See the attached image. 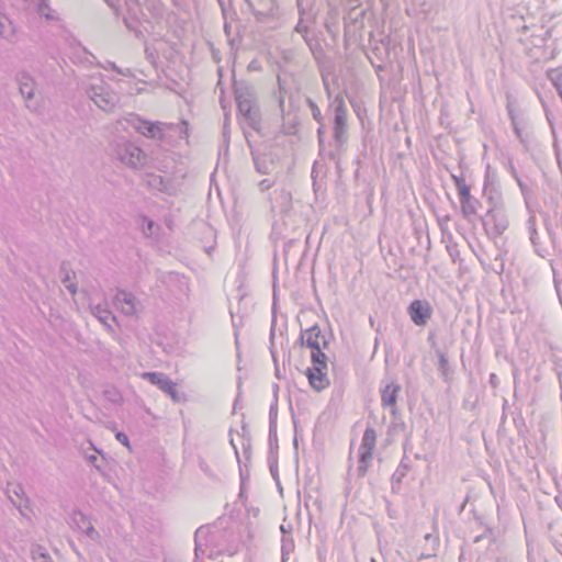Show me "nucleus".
Segmentation results:
<instances>
[{"mask_svg":"<svg viewBox=\"0 0 562 562\" xmlns=\"http://www.w3.org/2000/svg\"><path fill=\"white\" fill-rule=\"evenodd\" d=\"M234 94L241 122L259 132L261 113L255 87L247 81H234Z\"/></svg>","mask_w":562,"mask_h":562,"instance_id":"1","label":"nucleus"},{"mask_svg":"<svg viewBox=\"0 0 562 562\" xmlns=\"http://www.w3.org/2000/svg\"><path fill=\"white\" fill-rule=\"evenodd\" d=\"M236 553V548H221L217 543L216 532L207 527L201 526L194 532V562H201V557L206 555L215 559L217 555L227 554L229 557Z\"/></svg>","mask_w":562,"mask_h":562,"instance_id":"2","label":"nucleus"},{"mask_svg":"<svg viewBox=\"0 0 562 562\" xmlns=\"http://www.w3.org/2000/svg\"><path fill=\"white\" fill-rule=\"evenodd\" d=\"M113 150L116 159L133 170H140L147 164L146 153L130 140L115 142Z\"/></svg>","mask_w":562,"mask_h":562,"instance_id":"3","label":"nucleus"},{"mask_svg":"<svg viewBox=\"0 0 562 562\" xmlns=\"http://www.w3.org/2000/svg\"><path fill=\"white\" fill-rule=\"evenodd\" d=\"M334 109L333 139L338 150L344 148L348 139L347 108L341 94H337L331 101Z\"/></svg>","mask_w":562,"mask_h":562,"instance_id":"4","label":"nucleus"},{"mask_svg":"<svg viewBox=\"0 0 562 562\" xmlns=\"http://www.w3.org/2000/svg\"><path fill=\"white\" fill-rule=\"evenodd\" d=\"M88 97L104 112H113L120 102V97L103 80L88 86Z\"/></svg>","mask_w":562,"mask_h":562,"instance_id":"5","label":"nucleus"},{"mask_svg":"<svg viewBox=\"0 0 562 562\" xmlns=\"http://www.w3.org/2000/svg\"><path fill=\"white\" fill-rule=\"evenodd\" d=\"M482 224L487 235L496 238L501 236L508 227V218L502 205H494L490 207Z\"/></svg>","mask_w":562,"mask_h":562,"instance_id":"6","label":"nucleus"},{"mask_svg":"<svg viewBox=\"0 0 562 562\" xmlns=\"http://www.w3.org/2000/svg\"><path fill=\"white\" fill-rule=\"evenodd\" d=\"M376 442V432L373 428L368 427L362 436L361 445L359 447V460L357 467V475L363 477L372 460L373 450Z\"/></svg>","mask_w":562,"mask_h":562,"instance_id":"7","label":"nucleus"},{"mask_svg":"<svg viewBox=\"0 0 562 562\" xmlns=\"http://www.w3.org/2000/svg\"><path fill=\"white\" fill-rule=\"evenodd\" d=\"M144 376L154 385L158 386L166 393L175 403H180L183 395L179 392L177 384L165 373L161 372H147Z\"/></svg>","mask_w":562,"mask_h":562,"instance_id":"8","label":"nucleus"},{"mask_svg":"<svg viewBox=\"0 0 562 562\" xmlns=\"http://www.w3.org/2000/svg\"><path fill=\"white\" fill-rule=\"evenodd\" d=\"M432 306L427 300H414L407 307L411 321L419 327L427 325L432 316Z\"/></svg>","mask_w":562,"mask_h":562,"instance_id":"9","label":"nucleus"},{"mask_svg":"<svg viewBox=\"0 0 562 562\" xmlns=\"http://www.w3.org/2000/svg\"><path fill=\"white\" fill-rule=\"evenodd\" d=\"M16 82L19 85V91L25 99V105L31 111L38 109L37 101L34 100V87L35 82L33 77L26 71H20L16 75Z\"/></svg>","mask_w":562,"mask_h":562,"instance_id":"10","label":"nucleus"},{"mask_svg":"<svg viewBox=\"0 0 562 562\" xmlns=\"http://www.w3.org/2000/svg\"><path fill=\"white\" fill-rule=\"evenodd\" d=\"M299 341L302 346H306L311 350L328 347V339L322 333L318 325H313L310 328L302 330Z\"/></svg>","mask_w":562,"mask_h":562,"instance_id":"11","label":"nucleus"},{"mask_svg":"<svg viewBox=\"0 0 562 562\" xmlns=\"http://www.w3.org/2000/svg\"><path fill=\"white\" fill-rule=\"evenodd\" d=\"M285 94H286L285 90L280 85L279 91L277 93V99H278L279 108H280V111L282 114V120H283L281 130H282L283 134H285V135H295L297 133L299 121L295 115H293V116L291 115L290 110H288V111L285 110V106H284Z\"/></svg>","mask_w":562,"mask_h":562,"instance_id":"12","label":"nucleus"},{"mask_svg":"<svg viewBox=\"0 0 562 562\" xmlns=\"http://www.w3.org/2000/svg\"><path fill=\"white\" fill-rule=\"evenodd\" d=\"M460 212L464 220L472 222L473 217L477 214V205L480 201L471 194L470 187H462L459 192Z\"/></svg>","mask_w":562,"mask_h":562,"instance_id":"13","label":"nucleus"},{"mask_svg":"<svg viewBox=\"0 0 562 562\" xmlns=\"http://www.w3.org/2000/svg\"><path fill=\"white\" fill-rule=\"evenodd\" d=\"M166 128H175L179 132V134H184L187 135V128H188V123L186 121L181 122V124H178V125H168V124H165V123H160V122H150V124L147 126V131L145 132V137L147 138H154V139H160V140H164L165 139V130Z\"/></svg>","mask_w":562,"mask_h":562,"instance_id":"14","label":"nucleus"},{"mask_svg":"<svg viewBox=\"0 0 562 562\" xmlns=\"http://www.w3.org/2000/svg\"><path fill=\"white\" fill-rule=\"evenodd\" d=\"M402 386L398 383L391 382L381 390V404L384 408L389 407L392 415L397 412L396 402Z\"/></svg>","mask_w":562,"mask_h":562,"instance_id":"15","label":"nucleus"},{"mask_svg":"<svg viewBox=\"0 0 562 562\" xmlns=\"http://www.w3.org/2000/svg\"><path fill=\"white\" fill-rule=\"evenodd\" d=\"M327 369H315V368H307L306 369V376L308 379V382L311 386L316 392H322L323 390L327 389L329 386V379L326 373Z\"/></svg>","mask_w":562,"mask_h":562,"instance_id":"16","label":"nucleus"},{"mask_svg":"<svg viewBox=\"0 0 562 562\" xmlns=\"http://www.w3.org/2000/svg\"><path fill=\"white\" fill-rule=\"evenodd\" d=\"M127 5V14L124 15L123 22L125 26L130 30L135 32V35L137 37H140L143 33L138 30V19H137V9H138V2L137 0H126Z\"/></svg>","mask_w":562,"mask_h":562,"instance_id":"17","label":"nucleus"},{"mask_svg":"<svg viewBox=\"0 0 562 562\" xmlns=\"http://www.w3.org/2000/svg\"><path fill=\"white\" fill-rule=\"evenodd\" d=\"M117 303H123L122 311L126 315H134L137 312V299L127 291L120 290L115 295Z\"/></svg>","mask_w":562,"mask_h":562,"instance_id":"18","label":"nucleus"},{"mask_svg":"<svg viewBox=\"0 0 562 562\" xmlns=\"http://www.w3.org/2000/svg\"><path fill=\"white\" fill-rule=\"evenodd\" d=\"M34 10L41 18H44L49 23L60 22L58 13L50 7L48 0H36Z\"/></svg>","mask_w":562,"mask_h":562,"instance_id":"19","label":"nucleus"},{"mask_svg":"<svg viewBox=\"0 0 562 562\" xmlns=\"http://www.w3.org/2000/svg\"><path fill=\"white\" fill-rule=\"evenodd\" d=\"M15 25L7 14H0V36L13 43L15 41Z\"/></svg>","mask_w":562,"mask_h":562,"instance_id":"20","label":"nucleus"},{"mask_svg":"<svg viewBox=\"0 0 562 562\" xmlns=\"http://www.w3.org/2000/svg\"><path fill=\"white\" fill-rule=\"evenodd\" d=\"M59 272H60V276H61V282L65 284L67 290L71 294H76V292H77V284L71 281V274L75 276V271H72L69 268V263L66 262V261H63L60 263Z\"/></svg>","mask_w":562,"mask_h":562,"instance_id":"21","label":"nucleus"},{"mask_svg":"<svg viewBox=\"0 0 562 562\" xmlns=\"http://www.w3.org/2000/svg\"><path fill=\"white\" fill-rule=\"evenodd\" d=\"M7 494H8V497L10 498L11 503L14 505V507L20 512L21 515L24 516V513H23V509H22V504L21 503H16L12 495L16 496L18 498L20 499H24V502L26 504H29V498L25 496V492H24V488L22 485L20 484H16L14 485L12 488L8 487L7 490Z\"/></svg>","mask_w":562,"mask_h":562,"instance_id":"22","label":"nucleus"},{"mask_svg":"<svg viewBox=\"0 0 562 562\" xmlns=\"http://www.w3.org/2000/svg\"><path fill=\"white\" fill-rule=\"evenodd\" d=\"M255 168L257 172L261 175H270L274 168V165L271 160L258 156L254 150H251Z\"/></svg>","mask_w":562,"mask_h":562,"instance_id":"23","label":"nucleus"},{"mask_svg":"<svg viewBox=\"0 0 562 562\" xmlns=\"http://www.w3.org/2000/svg\"><path fill=\"white\" fill-rule=\"evenodd\" d=\"M436 355L438 357V371H439L441 378L445 381H448L451 376V370H450L448 358H447L446 353L440 349H436Z\"/></svg>","mask_w":562,"mask_h":562,"instance_id":"24","label":"nucleus"},{"mask_svg":"<svg viewBox=\"0 0 562 562\" xmlns=\"http://www.w3.org/2000/svg\"><path fill=\"white\" fill-rule=\"evenodd\" d=\"M31 559L33 562H54L47 550L41 544H32Z\"/></svg>","mask_w":562,"mask_h":562,"instance_id":"25","label":"nucleus"},{"mask_svg":"<svg viewBox=\"0 0 562 562\" xmlns=\"http://www.w3.org/2000/svg\"><path fill=\"white\" fill-rule=\"evenodd\" d=\"M324 348L312 349L311 360L313 363L312 368L327 369V356L323 352Z\"/></svg>","mask_w":562,"mask_h":562,"instance_id":"26","label":"nucleus"},{"mask_svg":"<svg viewBox=\"0 0 562 562\" xmlns=\"http://www.w3.org/2000/svg\"><path fill=\"white\" fill-rule=\"evenodd\" d=\"M127 122L134 130H136L143 136L147 131V126L150 124V121L144 120L138 115H133L131 119L127 120Z\"/></svg>","mask_w":562,"mask_h":562,"instance_id":"27","label":"nucleus"},{"mask_svg":"<svg viewBox=\"0 0 562 562\" xmlns=\"http://www.w3.org/2000/svg\"><path fill=\"white\" fill-rule=\"evenodd\" d=\"M297 7H299V12L301 13V19L297 22V24L295 25L294 31L296 33L301 34L303 36L304 41L306 42L307 40H311V37L308 36L310 27L303 23L302 15L304 14V9L301 8L300 0H297Z\"/></svg>","mask_w":562,"mask_h":562,"instance_id":"28","label":"nucleus"},{"mask_svg":"<svg viewBox=\"0 0 562 562\" xmlns=\"http://www.w3.org/2000/svg\"><path fill=\"white\" fill-rule=\"evenodd\" d=\"M306 45L308 46L314 59L319 63L322 57L324 56V49L323 47L321 46L319 43H317L316 41H314L313 38L311 40H307L306 42Z\"/></svg>","mask_w":562,"mask_h":562,"instance_id":"29","label":"nucleus"},{"mask_svg":"<svg viewBox=\"0 0 562 562\" xmlns=\"http://www.w3.org/2000/svg\"><path fill=\"white\" fill-rule=\"evenodd\" d=\"M408 471V465H406L404 462H401V464L397 467L395 472L392 475V487L395 488V484H400L403 480V477L406 475Z\"/></svg>","mask_w":562,"mask_h":562,"instance_id":"30","label":"nucleus"},{"mask_svg":"<svg viewBox=\"0 0 562 562\" xmlns=\"http://www.w3.org/2000/svg\"><path fill=\"white\" fill-rule=\"evenodd\" d=\"M278 418V395H273V401L269 408V426H277Z\"/></svg>","mask_w":562,"mask_h":562,"instance_id":"31","label":"nucleus"},{"mask_svg":"<svg viewBox=\"0 0 562 562\" xmlns=\"http://www.w3.org/2000/svg\"><path fill=\"white\" fill-rule=\"evenodd\" d=\"M306 103L312 111L313 119L318 124H322V122H324V117H323L322 112H321L319 108L317 106V104L311 98H306Z\"/></svg>","mask_w":562,"mask_h":562,"instance_id":"32","label":"nucleus"},{"mask_svg":"<svg viewBox=\"0 0 562 562\" xmlns=\"http://www.w3.org/2000/svg\"><path fill=\"white\" fill-rule=\"evenodd\" d=\"M483 539H488L490 542H494L496 540V537H495V533H494V529L492 527L486 526L484 528V531L481 535L476 536L473 539V541L475 543H477V542H480Z\"/></svg>","mask_w":562,"mask_h":562,"instance_id":"33","label":"nucleus"},{"mask_svg":"<svg viewBox=\"0 0 562 562\" xmlns=\"http://www.w3.org/2000/svg\"><path fill=\"white\" fill-rule=\"evenodd\" d=\"M269 446L271 450L278 448L277 426H269Z\"/></svg>","mask_w":562,"mask_h":562,"instance_id":"34","label":"nucleus"},{"mask_svg":"<svg viewBox=\"0 0 562 562\" xmlns=\"http://www.w3.org/2000/svg\"><path fill=\"white\" fill-rule=\"evenodd\" d=\"M510 122H512V125H513L516 136L520 139V142H524L522 128H521L520 121H519L518 116H513V119H510Z\"/></svg>","mask_w":562,"mask_h":562,"instance_id":"35","label":"nucleus"},{"mask_svg":"<svg viewBox=\"0 0 562 562\" xmlns=\"http://www.w3.org/2000/svg\"><path fill=\"white\" fill-rule=\"evenodd\" d=\"M528 229H529V234H530V240L536 246L537 245L538 234H537V231H536V227H535V218L533 217H530L528 220Z\"/></svg>","mask_w":562,"mask_h":562,"instance_id":"36","label":"nucleus"},{"mask_svg":"<svg viewBox=\"0 0 562 562\" xmlns=\"http://www.w3.org/2000/svg\"><path fill=\"white\" fill-rule=\"evenodd\" d=\"M507 113L509 119H513V116H517L516 114V102L512 98L507 97V104H506Z\"/></svg>","mask_w":562,"mask_h":562,"instance_id":"37","label":"nucleus"},{"mask_svg":"<svg viewBox=\"0 0 562 562\" xmlns=\"http://www.w3.org/2000/svg\"><path fill=\"white\" fill-rule=\"evenodd\" d=\"M115 438L119 442H121L123 446L127 447V448H131L130 446V439L127 437V435L123 431H117L115 434Z\"/></svg>","mask_w":562,"mask_h":562,"instance_id":"38","label":"nucleus"},{"mask_svg":"<svg viewBox=\"0 0 562 562\" xmlns=\"http://www.w3.org/2000/svg\"><path fill=\"white\" fill-rule=\"evenodd\" d=\"M452 180H453L456 187L458 188L459 192H461L462 187H470L469 184L465 183V180L463 177L452 175Z\"/></svg>","mask_w":562,"mask_h":562,"instance_id":"39","label":"nucleus"},{"mask_svg":"<svg viewBox=\"0 0 562 562\" xmlns=\"http://www.w3.org/2000/svg\"><path fill=\"white\" fill-rule=\"evenodd\" d=\"M272 186L273 181H271L270 179H263L258 183V187L261 192L269 190Z\"/></svg>","mask_w":562,"mask_h":562,"instance_id":"40","label":"nucleus"},{"mask_svg":"<svg viewBox=\"0 0 562 562\" xmlns=\"http://www.w3.org/2000/svg\"><path fill=\"white\" fill-rule=\"evenodd\" d=\"M324 136H325V126H324V122H322V124H319V127L317 128V138H318L321 148L323 147Z\"/></svg>","mask_w":562,"mask_h":562,"instance_id":"41","label":"nucleus"},{"mask_svg":"<svg viewBox=\"0 0 562 562\" xmlns=\"http://www.w3.org/2000/svg\"><path fill=\"white\" fill-rule=\"evenodd\" d=\"M254 16L257 22H266L269 18V14L261 11H254Z\"/></svg>","mask_w":562,"mask_h":562,"instance_id":"42","label":"nucleus"},{"mask_svg":"<svg viewBox=\"0 0 562 562\" xmlns=\"http://www.w3.org/2000/svg\"><path fill=\"white\" fill-rule=\"evenodd\" d=\"M293 549V541L286 540L284 537L282 538V553L284 554L289 550Z\"/></svg>","mask_w":562,"mask_h":562,"instance_id":"43","label":"nucleus"},{"mask_svg":"<svg viewBox=\"0 0 562 562\" xmlns=\"http://www.w3.org/2000/svg\"><path fill=\"white\" fill-rule=\"evenodd\" d=\"M199 467H200V469H201V470H202L206 475H209V476H213V473H212V471H211V469H210L209 464H207L204 460H202V459L200 460V462H199Z\"/></svg>","mask_w":562,"mask_h":562,"instance_id":"44","label":"nucleus"},{"mask_svg":"<svg viewBox=\"0 0 562 562\" xmlns=\"http://www.w3.org/2000/svg\"><path fill=\"white\" fill-rule=\"evenodd\" d=\"M87 524H88V526H87V528L83 530V532H85L88 537H90L91 539H93V538H94V535H98V532H97V530L94 529V527H93L89 521H88Z\"/></svg>","mask_w":562,"mask_h":562,"instance_id":"45","label":"nucleus"},{"mask_svg":"<svg viewBox=\"0 0 562 562\" xmlns=\"http://www.w3.org/2000/svg\"><path fill=\"white\" fill-rule=\"evenodd\" d=\"M224 32H225V34H226V36L228 38L229 44L233 46L234 45V40L229 38L231 37V33H232V25L227 21L224 22Z\"/></svg>","mask_w":562,"mask_h":562,"instance_id":"46","label":"nucleus"},{"mask_svg":"<svg viewBox=\"0 0 562 562\" xmlns=\"http://www.w3.org/2000/svg\"><path fill=\"white\" fill-rule=\"evenodd\" d=\"M553 283H554L555 291H557V293H558L559 301H560V303L562 304V293H561V291H560L561 280H559V279H557V278L554 277V279H553Z\"/></svg>","mask_w":562,"mask_h":562,"instance_id":"47","label":"nucleus"},{"mask_svg":"<svg viewBox=\"0 0 562 562\" xmlns=\"http://www.w3.org/2000/svg\"><path fill=\"white\" fill-rule=\"evenodd\" d=\"M451 220V216L449 214L443 216H438V223L441 229H443V225L447 224Z\"/></svg>","mask_w":562,"mask_h":562,"instance_id":"48","label":"nucleus"},{"mask_svg":"<svg viewBox=\"0 0 562 562\" xmlns=\"http://www.w3.org/2000/svg\"><path fill=\"white\" fill-rule=\"evenodd\" d=\"M228 130H229V117L228 115L226 114L225 115V119H224V124H223V135L226 137L228 135Z\"/></svg>","mask_w":562,"mask_h":562,"instance_id":"49","label":"nucleus"},{"mask_svg":"<svg viewBox=\"0 0 562 562\" xmlns=\"http://www.w3.org/2000/svg\"><path fill=\"white\" fill-rule=\"evenodd\" d=\"M243 446H244V454H245L246 459H249V457H250V447H251L250 438H247V443H244Z\"/></svg>","mask_w":562,"mask_h":562,"instance_id":"50","label":"nucleus"},{"mask_svg":"<svg viewBox=\"0 0 562 562\" xmlns=\"http://www.w3.org/2000/svg\"><path fill=\"white\" fill-rule=\"evenodd\" d=\"M427 341L430 344L431 348L434 349H438L437 348V341H436V338H435V334L434 333H429L428 337H427Z\"/></svg>","mask_w":562,"mask_h":562,"instance_id":"51","label":"nucleus"},{"mask_svg":"<svg viewBox=\"0 0 562 562\" xmlns=\"http://www.w3.org/2000/svg\"><path fill=\"white\" fill-rule=\"evenodd\" d=\"M379 551H380V553L382 555V560L379 561L375 558H371L370 562H386V559H385V555H384V550H383V548H382L380 542H379Z\"/></svg>","mask_w":562,"mask_h":562,"instance_id":"52","label":"nucleus"},{"mask_svg":"<svg viewBox=\"0 0 562 562\" xmlns=\"http://www.w3.org/2000/svg\"><path fill=\"white\" fill-rule=\"evenodd\" d=\"M490 384L494 387L498 385V378L495 373L490 374Z\"/></svg>","mask_w":562,"mask_h":562,"instance_id":"53","label":"nucleus"},{"mask_svg":"<svg viewBox=\"0 0 562 562\" xmlns=\"http://www.w3.org/2000/svg\"><path fill=\"white\" fill-rule=\"evenodd\" d=\"M162 183H164V178L162 177L154 176L153 177V182L150 184L154 186V187H157L158 184H162Z\"/></svg>","mask_w":562,"mask_h":562,"instance_id":"54","label":"nucleus"},{"mask_svg":"<svg viewBox=\"0 0 562 562\" xmlns=\"http://www.w3.org/2000/svg\"><path fill=\"white\" fill-rule=\"evenodd\" d=\"M270 472L272 476L277 480L278 479V465L277 462L270 463Z\"/></svg>","mask_w":562,"mask_h":562,"instance_id":"55","label":"nucleus"},{"mask_svg":"<svg viewBox=\"0 0 562 562\" xmlns=\"http://www.w3.org/2000/svg\"><path fill=\"white\" fill-rule=\"evenodd\" d=\"M280 195L284 203L289 204V202L291 201V194L286 191H281Z\"/></svg>","mask_w":562,"mask_h":562,"instance_id":"56","label":"nucleus"},{"mask_svg":"<svg viewBox=\"0 0 562 562\" xmlns=\"http://www.w3.org/2000/svg\"><path fill=\"white\" fill-rule=\"evenodd\" d=\"M88 460H89V462H90V463H92V464H93L98 470H100V469H101V468H100V465H98V464H97L98 458H97L95 456H93V454H92V456H90V457L88 458Z\"/></svg>","mask_w":562,"mask_h":562,"instance_id":"57","label":"nucleus"},{"mask_svg":"<svg viewBox=\"0 0 562 562\" xmlns=\"http://www.w3.org/2000/svg\"><path fill=\"white\" fill-rule=\"evenodd\" d=\"M239 473H240V481H241V486H240V488L243 490V488H244V485H245V481H246L247 475L245 474V472L243 471V469H241V468L239 469Z\"/></svg>","mask_w":562,"mask_h":562,"instance_id":"58","label":"nucleus"},{"mask_svg":"<svg viewBox=\"0 0 562 562\" xmlns=\"http://www.w3.org/2000/svg\"><path fill=\"white\" fill-rule=\"evenodd\" d=\"M248 69L249 70H258L259 66L257 65V61L256 60L250 61L248 65Z\"/></svg>","mask_w":562,"mask_h":562,"instance_id":"59","label":"nucleus"},{"mask_svg":"<svg viewBox=\"0 0 562 562\" xmlns=\"http://www.w3.org/2000/svg\"><path fill=\"white\" fill-rule=\"evenodd\" d=\"M217 1H218L220 7H221L223 15L225 16V14H226V7H225L224 0H217Z\"/></svg>","mask_w":562,"mask_h":562,"instance_id":"60","label":"nucleus"},{"mask_svg":"<svg viewBox=\"0 0 562 562\" xmlns=\"http://www.w3.org/2000/svg\"><path fill=\"white\" fill-rule=\"evenodd\" d=\"M517 182H518V186H519L521 192L525 193V191L527 189L526 184L519 178H517Z\"/></svg>","mask_w":562,"mask_h":562,"instance_id":"61","label":"nucleus"},{"mask_svg":"<svg viewBox=\"0 0 562 562\" xmlns=\"http://www.w3.org/2000/svg\"><path fill=\"white\" fill-rule=\"evenodd\" d=\"M323 81H324L325 90H326L328 97H330V90H329V85L327 82V79L324 78Z\"/></svg>","mask_w":562,"mask_h":562,"instance_id":"62","label":"nucleus"},{"mask_svg":"<svg viewBox=\"0 0 562 562\" xmlns=\"http://www.w3.org/2000/svg\"><path fill=\"white\" fill-rule=\"evenodd\" d=\"M372 66L378 70H383L384 69V66L383 65H378V64H374L373 61H371Z\"/></svg>","mask_w":562,"mask_h":562,"instance_id":"63","label":"nucleus"},{"mask_svg":"<svg viewBox=\"0 0 562 562\" xmlns=\"http://www.w3.org/2000/svg\"><path fill=\"white\" fill-rule=\"evenodd\" d=\"M145 53H146V55H147V58H150V59H151V58H154V55H153V53L150 52L149 47H146V48H145Z\"/></svg>","mask_w":562,"mask_h":562,"instance_id":"64","label":"nucleus"}]
</instances>
